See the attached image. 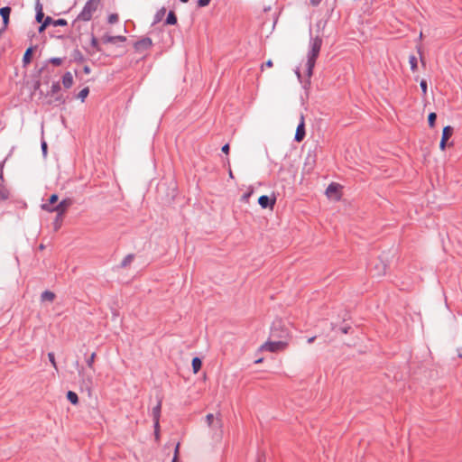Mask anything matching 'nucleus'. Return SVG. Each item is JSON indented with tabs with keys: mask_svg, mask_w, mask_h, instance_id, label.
Listing matches in <instances>:
<instances>
[{
	"mask_svg": "<svg viewBox=\"0 0 462 462\" xmlns=\"http://www.w3.org/2000/svg\"><path fill=\"white\" fill-rule=\"evenodd\" d=\"M72 200L70 199H64L54 207H50V204H42V208L48 212H56L57 220L62 219L63 215L67 209L71 206Z\"/></svg>",
	"mask_w": 462,
	"mask_h": 462,
	"instance_id": "7ed1b4c3",
	"label": "nucleus"
},
{
	"mask_svg": "<svg viewBox=\"0 0 462 462\" xmlns=\"http://www.w3.org/2000/svg\"><path fill=\"white\" fill-rule=\"evenodd\" d=\"M191 365H192L194 374H197L202 366L201 359L198 356L193 357L192 361H191Z\"/></svg>",
	"mask_w": 462,
	"mask_h": 462,
	"instance_id": "aec40b11",
	"label": "nucleus"
},
{
	"mask_svg": "<svg viewBox=\"0 0 462 462\" xmlns=\"http://www.w3.org/2000/svg\"><path fill=\"white\" fill-rule=\"evenodd\" d=\"M264 65H265L266 67L271 68V67L273 66V61H272L271 60H267V61L264 63Z\"/></svg>",
	"mask_w": 462,
	"mask_h": 462,
	"instance_id": "864d4df0",
	"label": "nucleus"
},
{
	"mask_svg": "<svg viewBox=\"0 0 462 462\" xmlns=\"http://www.w3.org/2000/svg\"><path fill=\"white\" fill-rule=\"evenodd\" d=\"M159 432H160V429L156 431V429L154 428V434H155L156 439L159 438Z\"/></svg>",
	"mask_w": 462,
	"mask_h": 462,
	"instance_id": "13d9d810",
	"label": "nucleus"
},
{
	"mask_svg": "<svg viewBox=\"0 0 462 462\" xmlns=\"http://www.w3.org/2000/svg\"><path fill=\"white\" fill-rule=\"evenodd\" d=\"M59 200V196L57 194H51L48 199L46 204H50V207H54Z\"/></svg>",
	"mask_w": 462,
	"mask_h": 462,
	"instance_id": "cd10ccee",
	"label": "nucleus"
},
{
	"mask_svg": "<svg viewBox=\"0 0 462 462\" xmlns=\"http://www.w3.org/2000/svg\"><path fill=\"white\" fill-rule=\"evenodd\" d=\"M306 132H305V125H304V118L301 116L300 122L297 126L294 140L296 142H300L305 137Z\"/></svg>",
	"mask_w": 462,
	"mask_h": 462,
	"instance_id": "9d476101",
	"label": "nucleus"
},
{
	"mask_svg": "<svg viewBox=\"0 0 462 462\" xmlns=\"http://www.w3.org/2000/svg\"><path fill=\"white\" fill-rule=\"evenodd\" d=\"M289 337V331L288 329L283 326L282 322L281 320H275L273 321L271 331H270V338L273 339H278V340H286Z\"/></svg>",
	"mask_w": 462,
	"mask_h": 462,
	"instance_id": "20e7f679",
	"label": "nucleus"
},
{
	"mask_svg": "<svg viewBox=\"0 0 462 462\" xmlns=\"http://www.w3.org/2000/svg\"><path fill=\"white\" fill-rule=\"evenodd\" d=\"M211 0H198V6L205 7L209 5Z\"/></svg>",
	"mask_w": 462,
	"mask_h": 462,
	"instance_id": "a19ab883",
	"label": "nucleus"
},
{
	"mask_svg": "<svg viewBox=\"0 0 462 462\" xmlns=\"http://www.w3.org/2000/svg\"><path fill=\"white\" fill-rule=\"evenodd\" d=\"M48 99L46 101V104L49 106H60L65 104L66 98L63 95H54L52 97H47Z\"/></svg>",
	"mask_w": 462,
	"mask_h": 462,
	"instance_id": "9b49d317",
	"label": "nucleus"
},
{
	"mask_svg": "<svg viewBox=\"0 0 462 462\" xmlns=\"http://www.w3.org/2000/svg\"><path fill=\"white\" fill-rule=\"evenodd\" d=\"M32 51H33V47L32 46L29 47L25 51V52L23 54V62L24 65L29 64L31 62Z\"/></svg>",
	"mask_w": 462,
	"mask_h": 462,
	"instance_id": "4be33fe9",
	"label": "nucleus"
},
{
	"mask_svg": "<svg viewBox=\"0 0 462 462\" xmlns=\"http://www.w3.org/2000/svg\"><path fill=\"white\" fill-rule=\"evenodd\" d=\"M229 149H230L229 144H228V143H226V144H224V145L222 146V149H221V150H222V152H223L224 153L227 154V153L229 152Z\"/></svg>",
	"mask_w": 462,
	"mask_h": 462,
	"instance_id": "c03bdc74",
	"label": "nucleus"
},
{
	"mask_svg": "<svg viewBox=\"0 0 462 462\" xmlns=\"http://www.w3.org/2000/svg\"><path fill=\"white\" fill-rule=\"evenodd\" d=\"M55 298V294L51 291H44L41 294L42 301H52Z\"/></svg>",
	"mask_w": 462,
	"mask_h": 462,
	"instance_id": "b1692460",
	"label": "nucleus"
},
{
	"mask_svg": "<svg viewBox=\"0 0 462 462\" xmlns=\"http://www.w3.org/2000/svg\"><path fill=\"white\" fill-rule=\"evenodd\" d=\"M90 45L92 48H94L97 51H101V48H100V45L98 43V41L97 39L92 34L91 36V41H90Z\"/></svg>",
	"mask_w": 462,
	"mask_h": 462,
	"instance_id": "393cba45",
	"label": "nucleus"
},
{
	"mask_svg": "<svg viewBox=\"0 0 462 462\" xmlns=\"http://www.w3.org/2000/svg\"><path fill=\"white\" fill-rule=\"evenodd\" d=\"M384 273H385V265H383L382 266V272H379L378 274L382 275V274H384Z\"/></svg>",
	"mask_w": 462,
	"mask_h": 462,
	"instance_id": "5fc2aeb1",
	"label": "nucleus"
},
{
	"mask_svg": "<svg viewBox=\"0 0 462 462\" xmlns=\"http://www.w3.org/2000/svg\"><path fill=\"white\" fill-rule=\"evenodd\" d=\"M310 1L313 6H318L321 3L322 0H310Z\"/></svg>",
	"mask_w": 462,
	"mask_h": 462,
	"instance_id": "49530a36",
	"label": "nucleus"
},
{
	"mask_svg": "<svg viewBox=\"0 0 462 462\" xmlns=\"http://www.w3.org/2000/svg\"><path fill=\"white\" fill-rule=\"evenodd\" d=\"M83 71H84L85 74H89L91 72V69H90V68L88 66H85L83 68Z\"/></svg>",
	"mask_w": 462,
	"mask_h": 462,
	"instance_id": "3c124183",
	"label": "nucleus"
},
{
	"mask_svg": "<svg viewBox=\"0 0 462 462\" xmlns=\"http://www.w3.org/2000/svg\"><path fill=\"white\" fill-rule=\"evenodd\" d=\"M67 399L73 405H77L79 403V396L73 391H68L67 392Z\"/></svg>",
	"mask_w": 462,
	"mask_h": 462,
	"instance_id": "5701e85b",
	"label": "nucleus"
},
{
	"mask_svg": "<svg viewBox=\"0 0 462 462\" xmlns=\"http://www.w3.org/2000/svg\"><path fill=\"white\" fill-rule=\"evenodd\" d=\"M39 86H40V82H39V81H37V82H36V84H35V89H36V88H39Z\"/></svg>",
	"mask_w": 462,
	"mask_h": 462,
	"instance_id": "bf43d9fd",
	"label": "nucleus"
},
{
	"mask_svg": "<svg viewBox=\"0 0 462 462\" xmlns=\"http://www.w3.org/2000/svg\"><path fill=\"white\" fill-rule=\"evenodd\" d=\"M41 148H42V154L43 156H46L47 155V149H48V146H47V143L45 141H42V143H41Z\"/></svg>",
	"mask_w": 462,
	"mask_h": 462,
	"instance_id": "79ce46f5",
	"label": "nucleus"
},
{
	"mask_svg": "<svg viewBox=\"0 0 462 462\" xmlns=\"http://www.w3.org/2000/svg\"><path fill=\"white\" fill-rule=\"evenodd\" d=\"M165 14H166L165 7H162L161 9H159L154 14L152 24H156V23H160L162 20Z\"/></svg>",
	"mask_w": 462,
	"mask_h": 462,
	"instance_id": "6ab92c4d",
	"label": "nucleus"
},
{
	"mask_svg": "<svg viewBox=\"0 0 462 462\" xmlns=\"http://www.w3.org/2000/svg\"><path fill=\"white\" fill-rule=\"evenodd\" d=\"M35 10H36L35 20L37 23H42L44 18V14L42 11V5L40 3V0L36 1Z\"/></svg>",
	"mask_w": 462,
	"mask_h": 462,
	"instance_id": "4468645a",
	"label": "nucleus"
},
{
	"mask_svg": "<svg viewBox=\"0 0 462 462\" xmlns=\"http://www.w3.org/2000/svg\"><path fill=\"white\" fill-rule=\"evenodd\" d=\"M118 21V15L116 14H111L108 16V23H116Z\"/></svg>",
	"mask_w": 462,
	"mask_h": 462,
	"instance_id": "f704fd0d",
	"label": "nucleus"
},
{
	"mask_svg": "<svg viewBox=\"0 0 462 462\" xmlns=\"http://www.w3.org/2000/svg\"><path fill=\"white\" fill-rule=\"evenodd\" d=\"M70 56L72 60L77 63H81L86 60L85 56L79 49L73 50Z\"/></svg>",
	"mask_w": 462,
	"mask_h": 462,
	"instance_id": "2eb2a0df",
	"label": "nucleus"
},
{
	"mask_svg": "<svg viewBox=\"0 0 462 462\" xmlns=\"http://www.w3.org/2000/svg\"><path fill=\"white\" fill-rule=\"evenodd\" d=\"M340 329L344 334H346V333H348L350 327H342Z\"/></svg>",
	"mask_w": 462,
	"mask_h": 462,
	"instance_id": "603ef678",
	"label": "nucleus"
},
{
	"mask_svg": "<svg viewBox=\"0 0 462 462\" xmlns=\"http://www.w3.org/2000/svg\"><path fill=\"white\" fill-rule=\"evenodd\" d=\"M337 190V185L336 183H330L326 189V193L328 195L330 193L336 192Z\"/></svg>",
	"mask_w": 462,
	"mask_h": 462,
	"instance_id": "2f4dec72",
	"label": "nucleus"
},
{
	"mask_svg": "<svg viewBox=\"0 0 462 462\" xmlns=\"http://www.w3.org/2000/svg\"><path fill=\"white\" fill-rule=\"evenodd\" d=\"M99 5L100 0H88L77 16V20L83 22L90 21L93 14L97 10Z\"/></svg>",
	"mask_w": 462,
	"mask_h": 462,
	"instance_id": "f03ea898",
	"label": "nucleus"
},
{
	"mask_svg": "<svg viewBox=\"0 0 462 462\" xmlns=\"http://www.w3.org/2000/svg\"><path fill=\"white\" fill-rule=\"evenodd\" d=\"M177 23V16L173 11H170L165 20V24L175 25Z\"/></svg>",
	"mask_w": 462,
	"mask_h": 462,
	"instance_id": "412c9836",
	"label": "nucleus"
},
{
	"mask_svg": "<svg viewBox=\"0 0 462 462\" xmlns=\"http://www.w3.org/2000/svg\"><path fill=\"white\" fill-rule=\"evenodd\" d=\"M457 353L459 357H462V345L457 347Z\"/></svg>",
	"mask_w": 462,
	"mask_h": 462,
	"instance_id": "8fccbe9b",
	"label": "nucleus"
},
{
	"mask_svg": "<svg viewBox=\"0 0 462 462\" xmlns=\"http://www.w3.org/2000/svg\"><path fill=\"white\" fill-rule=\"evenodd\" d=\"M53 19L51 16H46L43 18L42 22L46 26H49L50 24H53Z\"/></svg>",
	"mask_w": 462,
	"mask_h": 462,
	"instance_id": "58836bf2",
	"label": "nucleus"
},
{
	"mask_svg": "<svg viewBox=\"0 0 462 462\" xmlns=\"http://www.w3.org/2000/svg\"><path fill=\"white\" fill-rule=\"evenodd\" d=\"M257 462H265L264 454H258Z\"/></svg>",
	"mask_w": 462,
	"mask_h": 462,
	"instance_id": "a18cd8bd",
	"label": "nucleus"
},
{
	"mask_svg": "<svg viewBox=\"0 0 462 462\" xmlns=\"http://www.w3.org/2000/svg\"><path fill=\"white\" fill-rule=\"evenodd\" d=\"M206 420H207V423L209 427L212 426L213 424V421H214V415L212 413H208L207 416H206Z\"/></svg>",
	"mask_w": 462,
	"mask_h": 462,
	"instance_id": "e433bc0d",
	"label": "nucleus"
},
{
	"mask_svg": "<svg viewBox=\"0 0 462 462\" xmlns=\"http://www.w3.org/2000/svg\"><path fill=\"white\" fill-rule=\"evenodd\" d=\"M104 43H116V42H125L126 41V37L125 36H121V35H117V36H111V35H104L103 38H102Z\"/></svg>",
	"mask_w": 462,
	"mask_h": 462,
	"instance_id": "ddd939ff",
	"label": "nucleus"
},
{
	"mask_svg": "<svg viewBox=\"0 0 462 462\" xmlns=\"http://www.w3.org/2000/svg\"><path fill=\"white\" fill-rule=\"evenodd\" d=\"M96 353H92L90 356L86 360L88 368L92 369L95 362Z\"/></svg>",
	"mask_w": 462,
	"mask_h": 462,
	"instance_id": "c756f323",
	"label": "nucleus"
},
{
	"mask_svg": "<svg viewBox=\"0 0 462 462\" xmlns=\"http://www.w3.org/2000/svg\"><path fill=\"white\" fill-rule=\"evenodd\" d=\"M88 93H89L88 88H84L78 94V98H79L83 102L86 99V97H88Z\"/></svg>",
	"mask_w": 462,
	"mask_h": 462,
	"instance_id": "bb28decb",
	"label": "nucleus"
},
{
	"mask_svg": "<svg viewBox=\"0 0 462 462\" xmlns=\"http://www.w3.org/2000/svg\"><path fill=\"white\" fill-rule=\"evenodd\" d=\"M420 88H421V91H422L423 95H426L427 88H428L426 80L422 79L420 81Z\"/></svg>",
	"mask_w": 462,
	"mask_h": 462,
	"instance_id": "c9c22d12",
	"label": "nucleus"
},
{
	"mask_svg": "<svg viewBox=\"0 0 462 462\" xmlns=\"http://www.w3.org/2000/svg\"><path fill=\"white\" fill-rule=\"evenodd\" d=\"M60 84L59 81H54L51 87L50 91L47 92L46 97H52L54 95H60Z\"/></svg>",
	"mask_w": 462,
	"mask_h": 462,
	"instance_id": "f3484780",
	"label": "nucleus"
},
{
	"mask_svg": "<svg viewBox=\"0 0 462 462\" xmlns=\"http://www.w3.org/2000/svg\"><path fill=\"white\" fill-rule=\"evenodd\" d=\"M48 358L50 360V362L51 363V365L57 368V365H56V361H55V356L53 353H48Z\"/></svg>",
	"mask_w": 462,
	"mask_h": 462,
	"instance_id": "4c0bfd02",
	"label": "nucleus"
},
{
	"mask_svg": "<svg viewBox=\"0 0 462 462\" xmlns=\"http://www.w3.org/2000/svg\"><path fill=\"white\" fill-rule=\"evenodd\" d=\"M179 447H180V443H178L175 447V450H174V457L172 458V461L171 462H180L179 459H178V454H179Z\"/></svg>",
	"mask_w": 462,
	"mask_h": 462,
	"instance_id": "ea45409f",
	"label": "nucleus"
},
{
	"mask_svg": "<svg viewBox=\"0 0 462 462\" xmlns=\"http://www.w3.org/2000/svg\"><path fill=\"white\" fill-rule=\"evenodd\" d=\"M316 337H311L308 339V343L310 344V343H313L314 340H315Z\"/></svg>",
	"mask_w": 462,
	"mask_h": 462,
	"instance_id": "6e6d98bb",
	"label": "nucleus"
},
{
	"mask_svg": "<svg viewBox=\"0 0 462 462\" xmlns=\"http://www.w3.org/2000/svg\"><path fill=\"white\" fill-rule=\"evenodd\" d=\"M11 11H12V9L10 6H4L2 8H0V15L2 17L3 23H5V26H8V24H9Z\"/></svg>",
	"mask_w": 462,
	"mask_h": 462,
	"instance_id": "f8f14e48",
	"label": "nucleus"
},
{
	"mask_svg": "<svg viewBox=\"0 0 462 462\" xmlns=\"http://www.w3.org/2000/svg\"><path fill=\"white\" fill-rule=\"evenodd\" d=\"M49 62H51V64H53L55 66H60L62 63V59L58 58V57H53L49 60Z\"/></svg>",
	"mask_w": 462,
	"mask_h": 462,
	"instance_id": "72a5a7b5",
	"label": "nucleus"
},
{
	"mask_svg": "<svg viewBox=\"0 0 462 462\" xmlns=\"http://www.w3.org/2000/svg\"><path fill=\"white\" fill-rule=\"evenodd\" d=\"M67 24H68L67 21L65 19H63V18H60V19H57V20L53 21V25L54 26H65Z\"/></svg>",
	"mask_w": 462,
	"mask_h": 462,
	"instance_id": "473e14b6",
	"label": "nucleus"
},
{
	"mask_svg": "<svg viewBox=\"0 0 462 462\" xmlns=\"http://www.w3.org/2000/svg\"><path fill=\"white\" fill-rule=\"evenodd\" d=\"M8 26L5 25V23H3L2 26L0 27V36L6 31Z\"/></svg>",
	"mask_w": 462,
	"mask_h": 462,
	"instance_id": "de8ad7c7",
	"label": "nucleus"
},
{
	"mask_svg": "<svg viewBox=\"0 0 462 462\" xmlns=\"http://www.w3.org/2000/svg\"><path fill=\"white\" fill-rule=\"evenodd\" d=\"M47 28V26L43 23H41V25L39 26V32H42L45 29Z\"/></svg>",
	"mask_w": 462,
	"mask_h": 462,
	"instance_id": "09e8293b",
	"label": "nucleus"
},
{
	"mask_svg": "<svg viewBox=\"0 0 462 462\" xmlns=\"http://www.w3.org/2000/svg\"><path fill=\"white\" fill-rule=\"evenodd\" d=\"M60 221H61V219L57 220V217L55 218L54 224L56 228H58Z\"/></svg>",
	"mask_w": 462,
	"mask_h": 462,
	"instance_id": "4d7b16f0",
	"label": "nucleus"
},
{
	"mask_svg": "<svg viewBox=\"0 0 462 462\" xmlns=\"http://www.w3.org/2000/svg\"><path fill=\"white\" fill-rule=\"evenodd\" d=\"M288 345V341L286 340H278L270 338V340L266 341L262 346V350L269 351L272 353L279 352L283 350Z\"/></svg>",
	"mask_w": 462,
	"mask_h": 462,
	"instance_id": "39448f33",
	"label": "nucleus"
},
{
	"mask_svg": "<svg viewBox=\"0 0 462 462\" xmlns=\"http://www.w3.org/2000/svg\"><path fill=\"white\" fill-rule=\"evenodd\" d=\"M9 197V192L5 187H0V201L5 200Z\"/></svg>",
	"mask_w": 462,
	"mask_h": 462,
	"instance_id": "c85d7f7f",
	"label": "nucleus"
},
{
	"mask_svg": "<svg viewBox=\"0 0 462 462\" xmlns=\"http://www.w3.org/2000/svg\"><path fill=\"white\" fill-rule=\"evenodd\" d=\"M428 123L430 128H433V112L429 113L428 115Z\"/></svg>",
	"mask_w": 462,
	"mask_h": 462,
	"instance_id": "37998d69",
	"label": "nucleus"
},
{
	"mask_svg": "<svg viewBox=\"0 0 462 462\" xmlns=\"http://www.w3.org/2000/svg\"><path fill=\"white\" fill-rule=\"evenodd\" d=\"M453 134V128L451 126H446L443 129L442 137L439 143V148L444 150L446 146H451L452 143H448Z\"/></svg>",
	"mask_w": 462,
	"mask_h": 462,
	"instance_id": "423d86ee",
	"label": "nucleus"
},
{
	"mask_svg": "<svg viewBox=\"0 0 462 462\" xmlns=\"http://www.w3.org/2000/svg\"><path fill=\"white\" fill-rule=\"evenodd\" d=\"M181 3H188L189 0H180Z\"/></svg>",
	"mask_w": 462,
	"mask_h": 462,
	"instance_id": "052dcab7",
	"label": "nucleus"
},
{
	"mask_svg": "<svg viewBox=\"0 0 462 462\" xmlns=\"http://www.w3.org/2000/svg\"><path fill=\"white\" fill-rule=\"evenodd\" d=\"M62 84L65 88H70L73 85V76L68 71L62 76Z\"/></svg>",
	"mask_w": 462,
	"mask_h": 462,
	"instance_id": "dca6fc26",
	"label": "nucleus"
},
{
	"mask_svg": "<svg viewBox=\"0 0 462 462\" xmlns=\"http://www.w3.org/2000/svg\"><path fill=\"white\" fill-rule=\"evenodd\" d=\"M152 45V42L149 37H143L134 42V47L136 51H145Z\"/></svg>",
	"mask_w": 462,
	"mask_h": 462,
	"instance_id": "6e6552de",
	"label": "nucleus"
},
{
	"mask_svg": "<svg viewBox=\"0 0 462 462\" xmlns=\"http://www.w3.org/2000/svg\"><path fill=\"white\" fill-rule=\"evenodd\" d=\"M409 62H410V64H411V69L412 70H415V69H416V68H417V62H418V61H417V58H416L414 55H411V56L409 57Z\"/></svg>",
	"mask_w": 462,
	"mask_h": 462,
	"instance_id": "7c9ffc66",
	"label": "nucleus"
},
{
	"mask_svg": "<svg viewBox=\"0 0 462 462\" xmlns=\"http://www.w3.org/2000/svg\"><path fill=\"white\" fill-rule=\"evenodd\" d=\"M275 198H270L267 195H262L258 199V204L261 206L262 208H272L275 204Z\"/></svg>",
	"mask_w": 462,
	"mask_h": 462,
	"instance_id": "1a4fd4ad",
	"label": "nucleus"
},
{
	"mask_svg": "<svg viewBox=\"0 0 462 462\" xmlns=\"http://www.w3.org/2000/svg\"><path fill=\"white\" fill-rule=\"evenodd\" d=\"M2 179H3V176H2V174H0V180H2Z\"/></svg>",
	"mask_w": 462,
	"mask_h": 462,
	"instance_id": "680f3d73",
	"label": "nucleus"
},
{
	"mask_svg": "<svg viewBox=\"0 0 462 462\" xmlns=\"http://www.w3.org/2000/svg\"><path fill=\"white\" fill-rule=\"evenodd\" d=\"M79 375L82 378L83 382L87 386H90L93 383V377L91 374H87L83 372V369H79Z\"/></svg>",
	"mask_w": 462,
	"mask_h": 462,
	"instance_id": "a211bd4d",
	"label": "nucleus"
},
{
	"mask_svg": "<svg viewBox=\"0 0 462 462\" xmlns=\"http://www.w3.org/2000/svg\"><path fill=\"white\" fill-rule=\"evenodd\" d=\"M322 45V39L319 36L315 38H310V51L307 55V61L305 63V70L307 74V79H302L300 69L297 68L295 69V74L297 75L298 79L302 85L303 88H308L310 85V78L313 73V69L316 64V60L319 54L320 49Z\"/></svg>",
	"mask_w": 462,
	"mask_h": 462,
	"instance_id": "f257e3e1",
	"label": "nucleus"
},
{
	"mask_svg": "<svg viewBox=\"0 0 462 462\" xmlns=\"http://www.w3.org/2000/svg\"><path fill=\"white\" fill-rule=\"evenodd\" d=\"M162 410V400H159L157 404L152 410V416L153 420V428L156 429V431L160 428V416Z\"/></svg>",
	"mask_w": 462,
	"mask_h": 462,
	"instance_id": "0eeeda50",
	"label": "nucleus"
},
{
	"mask_svg": "<svg viewBox=\"0 0 462 462\" xmlns=\"http://www.w3.org/2000/svg\"><path fill=\"white\" fill-rule=\"evenodd\" d=\"M134 259V255L133 254H127L121 262V267H126L127 265H129L131 263V262L133 261Z\"/></svg>",
	"mask_w": 462,
	"mask_h": 462,
	"instance_id": "a878e982",
	"label": "nucleus"
}]
</instances>
